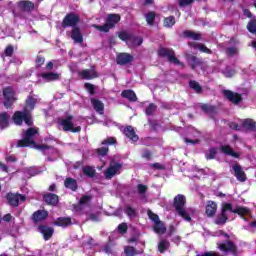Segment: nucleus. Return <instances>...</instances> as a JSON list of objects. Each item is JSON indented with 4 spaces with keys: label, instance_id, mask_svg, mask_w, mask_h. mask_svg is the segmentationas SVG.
I'll return each instance as SVG.
<instances>
[{
    "label": "nucleus",
    "instance_id": "obj_1",
    "mask_svg": "<svg viewBox=\"0 0 256 256\" xmlns=\"http://www.w3.org/2000/svg\"><path fill=\"white\" fill-rule=\"evenodd\" d=\"M38 102L39 97L35 95L28 96L24 111H17L14 113L13 121L15 125H22L23 121L26 123V125H33V119L31 118V114L29 112L35 109V105H37Z\"/></svg>",
    "mask_w": 256,
    "mask_h": 256
},
{
    "label": "nucleus",
    "instance_id": "obj_2",
    "mask_svg": "<svg viewBox=\"0 0 256 256\" xmlns=\"http://www.w3.org/2000/svg\"><path fill=\"white\" fill-rule=\"evenodd\" d=\"M237 213L238 215H249L251 211L246 207H237L233 209V206L230 203H224L222 205V212L217 216L215 223L216 225H225L228 219H233L232 215Z\"/></svg>",
    "mask_w": 256,
    "mask_h": 256
},
{
    "label": "nucleus",
    "instance_id": "obj_3",
    "mask_svg": "<svg viewBox=\"0 0 256 256\" xmlns=\"http://www.w3.org/2000/svg\"><path fill=\"white\" fill-rule=\"evenodd\" d=\"M38 134L39 129L29 128L25 132L24 138L18 141L17 147H32L33 149H39L40 151H43L45 146H37V144H35V137H37Z\"/></svg>",
    "mask_w": 256,
    "mask_h": 256
},
{
    "label": "nucleus",
    "instance_id": "obj_4",
    "mask_svg": "<svg viewBox=\"0 0 256 256\" xmlns=\"http://www.w3.org/2000/svg\"><path fill=\"white\" fill-rule=\"evenodd\" d=\"M174 207L180 217L184 221H191V217L195 215V210L192 208L185 209V196L178 195L174 198Z\"/></svg>",
    "mask_w": 256,
    "mask_h": 256
},
{
    "label": "nucleus",
    "instance_id": "obj_5",
    "mask_svg": "<svg viewBox=\"0 0 256 256\" xmlns=\"http://www.w3.org/2000/svg\"><path fill=\"white\" fill-rule=\"evenodd\" d=\"M119 39H121V41H125L130 48L139 47V45H142L143 43V38L135 37L126 31L119 33Z\"/></svg>",
    "mask_w": 256,
    "mask_h": 256
},
{
    "label": "nucleus",
    "instance_id": "obj_6",
    "mask_svg": "<svg viewBox=\"0 0 256 256\" xmlns=\"http://www.w3.org/2000/svg\"><path fill=\"white\" fill-rule=\"evenodd\" d=\"M121 21V16L118 14H110L108 15L107 22L104 26L94 25L98 31H103L104 33H109L110 29H113L117 23Z\"/></svg>",
    "mask_w": 256,
    "mask_h": 256
},
{
    "label": "nucleus",
    "instance_id": "obj_7",
    "mask_svg": "<svg viewBox=\"0 0 256 256\" xmlns=\"http://www.w3.org/2000/svg\"><path fill=\"white\" fill-rule=\"evenodd\" d=\"M148 217L153 222L154 233H157V235L165 234L167 228L165 227V224H163V222L159 220V216L151 211H148Z\"/></svg>",
    "mask_w": 256,
    "mask_h": 256
},
{
    "label": "nucleus",
    "instance_id": "obj_8",
    "mask_svg": "<svg viewBox=\"0 0 256 256\" xmlns=\"http://www.w3.org/2000/svg\"><path fill=\"white\" fill-rule=\"evenodd\" d=\"M58 123L63 131H71L72 133H79L81 131V126H75V121L71 116L66 119H60Z\"/></svg>",
    "mask_w": 256,
    "mask_h": 256
},
{
    "label": "nucleus",
    "instance_id": "obj_9",
    "mask_svg": "<svg viewBox=\"0 0 256 256\" xmlns=\"http://www.w3.org/2000/svg\"><path fill=\"white\" fill-rule=\"evenodd\" d=\"M3 96L5 99V107H11V105H13L15 101H17V97H15V91H13V88L11 87H7L4 89Z\"/></svg>",
    "mask_w": 256,
    "mask_h": 256
},
{
    "label": "nucleus",
    "instance_id": "obj_10",
    "mask_svg": "<svg viewBox=\"0 0 256 256\" xmlns=\"http://www.w3.org/2000/svg\"><path fill=\"white\" fill-rule=\"evenodd\" d=\"M158 55H160V57H167L168 61H170V63H174V65H179V60L175 58V52L173 50L160 48Z\"/></svg>",
    "mask_w": 256,
    "mask_h": 256
},
{
    "label": "nucleus",
    "instance_id": "obj_11",
    "mask_svg": "<svg viewBox=\"0 0 256 256\" xmlns=\"http://www.w3.org/2000/svg\"><path fill=\"white\" fill-rule=\"evenodd\" d=\"M121 171V164L112 161L110 167L105 171L104 175L106 179H112L114 175H117Z\"/></svg>",
    "mask_w": 256,
    "mask_h": 256
},
{
    "label": "nucleus",
    "instance_id": "obj_12",
    "mask_svg": "<svg viewBox=\"0 0 256 256\" xmlns=\"http://www.w3.org/2000/svg\"><path fill=\"white\" fill-rule=\"evenodd\" d=\"M232 170L234 171V175L238 181H241L242 183H244V181H247V175H245L243 168H241L239 164H234L232 166Z\"/></svg>",
    "mask_w": 256,
    "mask_h": 256
},
{
    "label": "nucleus",
    "instance_id": "obj_13",
    "mask_svg": "<svg viewBox=\"0 0 256 256\" xmlns=\"http://www.w3.org/2000/svg\"><path fill=\"white\" fill-rule=\"evenodd\" d=\"M7 199L10 203V205H13L14 207H17L20 203H23L25 201V196L21 194H8Z\"/></svg>",
    "mask_w": 256,
    "mask_h": 256
},
{
    "label": "nucleus",
    "instance_id": "obj_14",
    "mask_svg": "<svg viewBox=\"0 0 256 256\" xmlns=\"http://www.w3.org/2000/svg\"><path fill=\"white\" fill-rule=\"evenodd\" d=\"M133 61V56L128 53H120L117 55L116 63L118 65H127Z\"/></svg>",
    "mask_w": 256,
    "mask_h": 256
},
{
    "label": "nucleus",
    "instance_id": "obj_15",
    "mask_svg": "<svg viewBox=\"0 0 256 256\" xmlns=\"http://www.w3.org/2000/svg\"><path fill=\"white\" fill-rule=\"evenodd\" d=\"M79 22V16L75 14H69L64 18L63 27H75Z\"/></svg>",
    "mask_w": 256,
    "mask_h": 256
},
{
    "label": "nucleus",
    "instance_id": "obj_16",
    "mask_svg": "<svg viewBox=\"0 0 256 256\" xmlns=\"http://www.w3.org/2000/svg\"><path fill=\"white\" fill-rule=\"evenodd\" d=\"M223 95L224 97H226V99H229V101H231V103H234L235 105H237L238 103H241V95L237 93H234L229 90H224Z\"/></svg>",
    "mask_w": 256,
    "mask_h": 256
},
{
    "label": "nucleus",
    "instance_id": "obj_17",
    "mask_svg": "<svg viewBox=\"0 0 256 256\" xmlns=\"http://www.w3.org/2000/svg\"><path fill=\"white\" fill-rule=\"evenodd\" d=\"M124 134L133 143H136V141H139V136H137V134H135V129L133 128V126H127L124 129Z\"/></svg>",
    "mask_w": 256,
    "mask_h": 256
},
{
    "label": "nucleus",
    "instance_id": "obj_18",
    "mask_svg": "<svg viewBox=\"0 0 256 256\" xmlns=\"http://www.w3.org/2000/svg\"><path fill=\"white\" fill-rule=\"evenodd\" d=\"M218 249L223 251V253H235V244L232 242H225L218 244Z\"/></svg>",
    "mask_w": 256,
    "mask_h": 256
},
{
    "label": "nucleus",
    "instance_id": "obj_19",
    "mask_svg": "<svg viewBox=\"0 0 256 256\" xmlns=\"http://www.w3.org/2000/svg\"><path fill=\"white\" fill-rule=\"evenodd\" d=\"M38 229H39V232L43 234L45 241H49V239L53 237V233H55L53 228L48 226H40Z\"/></svg>",
    "mask_w": 256,
    "mask_h": 256
},
{
    "label": "nucleus",
    "instance_id": "obj_20",
    "mask_svg": "<svg viewBox=\"0 0 256 256\" xmlns=\"http://www.w3.org/2000/svg\"><path fill=\"white\" fill-rule=\"evenodd\" d=\"M91 103H92V107H94V111L96 113H99V115H103V111L105 109V105L103 104V102L97 99H92Z\"/></svg>",
    "mask_w": 256,
    "mask_h": 256
},
{
    "label": "nucleus",
    "instance_id": "obj_21",
    "mask_svg": "<svg viewBox=\"0 0 256 256\" xmlns=\"http://www.w3.org/2000/svg\"><path fill=\"white\" fill-rule=\"evenodd\" d=\"M18 7L21 11H33V9H35V4L30 1L23 0L18 3Z\"/></svg>",
    "mask_w": 256,
    "mask_h": 256
},
{
    "label": "nucleus",
    "instance_id": "obj_22",
    "mask_svg": "<svg viewBox=\"0 0 256 256\" xmlns=\"http://www.w3.org/2000/svg\"><path fill=\"white\" fill-rule=\"evenodd\" d=\"M215 213H217V203L209 201L206 206V215H208V217H213Z\"/></svg>",
    "mask_w": 256,
    "mask_h": 256
},
{
    "label": "nucleus",
    "instance_id": "obj_23",
    "mask_svg": "<svg viewBox=\"0 0 256 256\" xmlns=\"http://www.w3.org/2000/svg\"><path fill=\"white\" fill-rule=\"evenodd\" d=\"M41 77L46 83H49V81H59L61 75L57 73H44Z\"/></svg>",
    "mask_w": 256,
    "mask_h": 256
},
{
    "label": "nucleus",
    "instance_id": "obj_24",
    "mask_svg": "<svg viewBox=\"0 0 256 256\" xmlns=\"http://www.w3.org/2000/svg\"><path fill=\"white\" fill-rule=\"evenodd\" d=\"M49 213L46 210H38L34 212L33 219L37 223L39 221H43V219H47Z\"/></svg>",
    "mask_w": 256,
    "mask_h": 256
},
{
    "label": "nucleus",
    "instance_id": "obj_25",
    "mask_svg": "<svg viewBox=\"0 0 256 256\" xmlns=\"http://www.w3.org/2000/svg\"><path fill=\"white\" fill-rule=\"evenodd\" d=\"M71 39H73L74 43H83V35H81L79 28L72 30Z\"/></svg>",
    "mask_w": 256,
    "mask_h": 256
},
{
    "label": "nucleus",
    "instance_id": "obj_26",
    "mask_svg": "<svg viewBox=\"0 0 256 256\" xmlns=\"http://www.w3.org/2000/svg\"><path fill=\"white\" fill-rule=\"evenodd\" d=\"M44 200L48 205H57L59 203V197L55 194H46Z\"/></svg>",
    "mask_w": 256,
    "mask_h": 256
},
{
    "label": "nucleus",
    "instance_id": "obj_27",
    "mask_svg": "<svg viewBox=\"0 0 256 256\" xmlns=\"http://www.w3.org/2000/svg\"><path fill=\"white\" fill-rule=\"evenodd\" d=\"M80 77L82 79H95L97 77V72L95 70H83L80 72Z\"/></svg>",
    "mask_w": 256,
    "mask_h": 256
},
{
    "label": "nucleus",
    "instance_id": "obj_28",
    "mask_svg": "<svg viewBox=\"0 0 256 256\" xmlns=\"http://www.w3.org/2000/svg\"><path fill=\"white\" fill-rule=\"evenodd\" d=\"M54 225H57L58 227H69V225H71V218L60 217L55 220Z\"/></svg>",
    "mask_w": 256,
    "mask_h": 256
},
{
    "label": "nucleus",
    "instance_id": "obj_29",
    "mask_svg": "<svg viewBox=\"0 0 256 256\" xmlns=\"http://www.w3.org/2000/svg\"><path fill=\"white\" fill-rule=\"evenodd\" d=\"M10 116L7 113L0 114V128L5 129L9 127Z\"/></svg>",
    "mask_w": 256,
    "mask_h": 256
},
{
    "label": "nucleus",
    "instance_id": "obj_30",
    "mask_svg": "<svg viewBox=\"0 0 256 256\" xmlns=\"http://www.w3.org/2000/svg\"><path fill=\"white\" fill-rule=\"evenodd\" d=\"M89 203H91V196H87V195L83 196L79 201L78 207L75 208L76 211L83 209V207H87Z\"/></svg>",
    "mask_w": 256,
    "mask_h": 256
},
{
    "label": "nucleus",
    "instance_id": "obj_31",
    "mask_svg": "<svg viewBox=\"0 0 256 256\" xmlns=\"http://www.w3.org/2000/svg\"><path fill=\"white\" fill-rule=\"evenodd\" d=\"M222 153L225 155H230V157H235L236 159L239 157V153L234 152L233 148H230L229 146L225 145L221 147Z\"/></svg>",
    "mask_w": 256,
    "mask_h": 256
},
{
    "label": "nucleus",
    "instance_id": "obj_32",
    "mask_svg": "<svg viewBox=\"0 0 256 256\" xmlns=\"http://www.w3.org/2000/svg\"><path fill=\"white\" fill-rule=\"evenodd\" d=\"M122 97L128 99L129 101H137V95L132 90H125L122 92Z\"/></svg>",
    "mask_w": 256,
    "mask_h": 256
},
{
    "label": "nucleus",
    "instance_id": "obj_33",
    "mask_svg": "<svg viewBox=\"0 0 256 256\" xmlns=\"http://www.w3.org/2000/svg\"><path fill=\"white\" fill-rule=\"evenodd\" d=\"M64 185L67 189H71L72 191H75V189H77V181H75V179L73 178H67Z\"/></svg>",
    "mask_w": 256,
    "mask_h": 256
},
{
    "label": "nucleus",
    "instance_id": "obj_34",
    "mask_svg": "<svg viewBox=\"0 0 256 256\" xmlns=\"http://www.w3.org/2000/svg\"><path fill=\"white\" fill-rule=\"evenodd\" d=\"M169 249V242L167 240H160L158 243V250L160 253H165Z\"/></svg>",
    "mask_w": 256,
    "mask_h": 256
},
{
    "label": "nucleus",
    "instance_id": "obj_35",
    "mask_svg": "<svg viewBox=\"0 0 256 256\" xmlns=\"http://www.w3.org/2000/svg\"><path fill=\"white\" fill-rule=\"evenodd\" d=\"M192 46L194 47V49H198L199 51H201V53H211V50L203 44L193 43Z\"/></svg>",
    "mask_w": 256,
    "mask_h": 256
},
{
    "label": "nucleus",
    "instance_id": "obj_36",
    "mask_svg": "<svg viewBox=\"0 0 256 256\" xmlns=\"http://www.w3.org/2000/svg\"><path fill=\"white\" fill-rule=\"evenodd\" d=\"M184 35L190 39H194V41H199V39H201V34L195 33L193 31H185Z\"/></svg>",
    "mask_w": 256,
    "mask_h": 256
},
{
    "label": "nucleus",
    "instance_id": "obj_37",
    "mask_svg": "<svg viewBox=\"0 0 256 256\" xmlns=\"http://www.w3.org/2000/svg\"><path fill=\"white\" fill-rule=\"evenodd\" d=\"M84 175H87L88 177H93L95 175V168L91 166H85L83 168Z\"/></svg>",
    "mask_w": 256,
    "mask_h": 256
},
{
    "label": "nucleus",
    "instance_id": "obj_38",
    "mask_svg": "<svg viewBox=\"0 0 256 256\" xmlns=\"http://www.w3.org/2000/svg\"><path fill=\"white\" fill-rule=\"evenodd\" d=\"M175 25V17L169 16L164 19V27H173Z\"/></svg>",
    "mask_w": 256,
    "mask_h": 256
},
{
    "label": "nucleus",
    "instance_id": "obj_39",
    "mask_svg": "<svg viewBox=\"0 0 256 256\" xmlns=\"http://www.w3.org/2000/svg\"><path fill=\"white\" fill-rule=\"evenodd\" d=\"M243 127L246 129H253L255 127V122L252 119H246L243 122Z\"/></svg>",
    "mask_w": 256,
    "mask_h": 256
},
{
    "label": "nucleus",
    "instance_id": "obj_40",
    "mask_svg": "<svg viewBox=\"0 0 256 256\" xmlns=\"http://www.w3.org/2000/svg\"><path fill=\"white\" fill-rule=\"evenodd\" d=\"M247 29L250 33H256V20H251L247 25Z\"/></svg>",
    "mask_w": 256,
    "mask_h": 256
},
{
    "label": "nucleus",
    "instance_id": "obj_41",
    "mask_svg": "<svg viewBox=\"0 0 256 256\" xmlns=\"http://www.w3.org/2000/svg\"><path fill=\"white\" fill-rule=\"evenodd\" d=\"M146 21L148 25H153V21H155V12H149L146 14Z\"/></svg>",
    "mask_w": 256,
    "mask_h": 256
},
{
    "label": "nucleus",
    "instance_id": "obj_42",
    "mask_svg": "<svg viewBox=\"0 0 256 256\" xmlns=\"http://www.w3.org/2000/svg\"><path fill=\"white\" fill-rule=\"evenodd\" d=\"M191 89H194L196 93H201V85H199L196 81H190Z\"/></svg>",
    "mask_w": 256,
    "mask_h": 256
},
{
    "label": "nucleus",
    "instance_id": "obj_43",
    "mask_svg": "<svg viewBox=\"0 0 256 256\" xmlns=\"http://www.w3.org/2000/svg\"><path fill=\"white\" fill-rule=\"evenodd\" d=\"M215 155H217V150H215V148H212L206 153V158L215 159Z\"/></svg>",
    "mask_w": 256,
    "mask_h": 256
},
{
    "label": "nucleus",
    "instance_id": "obj_44",
    "mask_svg": "<svg viewBox=\"0 0 256 256\" xmlns=\"http://www.w3.org/2000/svg\"><path fill=\"white\" fill-rule=\"evenodd\" d=\"M124 253L126 256H134L135 255V249L133 247H125Z\"/></svg>",
    "mask_w": 256,
    "mask_h": 256
},
{
    "label": "nucleus",
    "instance_id": "obj_45",
    "mask_svg": "<svg viewBox=\"0 0 256 256\" xmlns=\"http://www.w3.org/2000/svg\"><path fill=\"white\" fill-rule=\"evenodd\" d=\"M226 77H233L235 75L236 71L232 68H226V70L223 72Z\"/></svg>",
    "mask_w": 256,
    "mask_h": 256
},
{
    "label": "nucleus",
    "instance_id": "obj_46",
    "mask_svg": "<svg viewBox=\"0 0 256 256\" xmlns=\"http://www.w3.org/2000/svg\"><path fill=\"white\" fill-rule=\"evenodd\" d=\"M226 53L230 56L237 55V53H239V50L237 49V47H231L226 50Z\"/></svg>",
    "mask_w": 256,
    "mask_h": 256
},
{
    "label": "nucleus",
    "instance_id": "obj_47",
    "mask_svg": "<svg viewBox=\"0 0 256 256\" xmlns=\"http://www.w3.org/2000/svg\"><path fill=\"white\" fill-rule=\"evenodd\" d=\"M155 109V104H150L146 109V115H153Z\"/></svg>",
    "mask_w": 256,
    "mask_h": 256
},
{
    "label": "nucleus",
    "instance_id": "obj_48",
    "mask_svg": "<svg viewBox=\"0 0 256 256\" xmlns=\"http://www.w3.org/2000/svg\"><path fill=\"white\" fill-rule=\"evenodd\" d=\"M115 143V138H107L103 140L102 145H113Z\"/></svg>",
    "mask_w": 256,
    "mask_h": 256
},
{
    "label": "nucleus",
    "instance_id": "obj_49",
    "mask_svg": "<svg viewBox=\"0 0 256 256\" xmlns=\"http://www.w3.org/2000/svg\"><path fill=\"white\" fill-rule=\"evenodd\" d=\"M108 151H109V148L103 147V148H99V149L97 150V153H98V155H100V156L103 157V155H107V152H108Z\"/></svg>",
    "mask_w": 256,
    "mask_h": 256
},
{
    "label": "nucleus",
    "instance_id": "obj_50",
    "mask_svg": "<svg viewBox=\"0 0 256 256\" xmlns=\"http://www.w3.org/2000/svg\"><path fill=\"white\" fill-rule=\"evenodd\" d=\"M85 89H87V91L93 95L94 91H95V86H93L92 84L86 83L85 84Z\"/></svg>",
    "mask_w": 256,
    "mask_h": 256
},
{
    "label": "nucleus",
    "instance_id": "obj_51",
    "mask_svg": "<svg viewBox=\"0 0 256 256\" xmlns=\"http://www.w3.org/2000/svg\"><path fill=\"white\" fill-rule=\"evenodd\" d=\"M118 231L119 233H125V231H127V224L126 223H122L118 226Z\"/></svg>",
    "mask_w": 256,
    "mask_h": 256
},
{
    "label": "nucleus",
    "instance_id": "obj_52",
    "mask_svg": "<svg viewBox=\"0 0 256 256\" xmlns=\"http://www.w3.org/2000/svg\"><path fill=\"white\" fill-rule=\"evenodd\" d=\"M126 214L128 215V217H135V210H133V208L131 207H127Z\"/></svg>",
    "mask_w": 256,
    "mask_h": 256
},
{
    "label": "nucleus",
    "instance_id": "obj_53",
    "mask_svg": "<svg viewBox=\"0 0 256 256\" xmlns=\"http://www.w3.org/2000/svg\"><path fill=\"white\" fill-rule=\"evenodd\" d=\"M5 55L7 57H11V55H13V46H8L6 49H5Z\"/></svg>",
    "mask_w": 256,
    "mask_h": 256
},
{
    "label": "nucleus",
    "instance_id": "obj_54",
    "mask_svg": "<svg viewBox=\"0 0 256 256\" xmlns=\"http://www.w3.org/2000/svg\"><path fill=\"white\" fill-rule=\"evenodd\" d=\"M193 0H180V7H187V5H191Z\"/></svg>",
    "mask_w": 256,
    "mask_h": 256
},
{
    "label": "nucleus",
    "instance_id": "obj_55",
    "mask_svg": "<svg viewBox=\"0 0 256 256\" xmlns=\"http://www.w3.org/2000/svg\"><path fill=\"white\" fill-rule=\"evenodd\" d=\"M6 161L8 163H15L17 161V158L15 157V155H9V156H6Z\"/></svg>",
    "mask_w": 256,
    "mask_h": 256
},
{
    "label": "nucleus",
    "instance_id": "obj_56",
    "mask_svg": "<svg viewBox=\"0 0 256 256\" xmlns=\"http://www.w3.org/2000/svg\"><path fill=\"white\" fill-rule=\"evenodd\" d=\"M43 63H45V58H43V57H37V59H36V65H37V67H41V65H43Z\"/></svg>",
    "mask_w": 256,
    "mask_h": 256
},
{
    "label": "nucleus",
    "instance_id": "obj_57",
    "mask_svg": "<svg viewBox=\"0 0 256 256\" xmlns=\"http://www.w3.org/2000/svg\"><path fill=\"white\" fill-rule=\"evenodd\" d=\"M202 109L203 111H205L206 113H209L210 111H213V106H209L207 104L202 105Z\"/></svg>",
    "mask_w": 256,
    "mask_h": 256
},
{
    "label": "nucleus",
    "instance_id": "obj_58",
    "mask_svg": "<svg viewBox=\"0 0 256 256\" xmlns=\"http://www.w3.org/2000/svg\"><path fill=\"white\" fill-rule=\"evenodd\" d=\"M145 191H147V186L138 185V192L140 193V195H143V193H145Z\"/></svg>",
    "mask_w": 256,
    "mask_h": 256
},
{
    "label": "nucleus",
    "instance_id": "obj_59",
    "mask_svg": "<svg viewBox=\"0 0 256 256\" xmlns=\"http://www.w3.org/2000/svg\"><path fill=\"white\" fill-rule=\"evenodd\" d=\"M0 171H3L4 173H7V166L0 162Z\"/></svg>",
    "mask_w": 256,
    "mask_h": 256
},
{
    "label": "nucleus",
    "instance_id": "obj_60",
    "mask_svg": "<svg viewBox=\"0 0 256 256\" xmlns=\"http://www.w3.org/2000/svg\"><path fill=\"white\" fill-rule=\"evenodd\" d=\"M197 63V65H199V61H197V58H192V63H191V65H192V69H195V67H196V64Z\"/></svg>",
    "mask_w": 256,
    "mask_h": 256
},
{
    "label": "nucleus",
    "instance_id": "obj_61",
    "mask_svg": "<svg viewBox=\"0 0 256 256\" xmlns=\"http://www.w3.org/2000/svg\"><path fill=\"white\" fill-rule=\"evenodd\" d=\"M11 219H13V216H11V214H6V215L3 217V220H4V221H11Z\"/></svg>",
    "mask_w": 256,
    "mask_h": 256
},
{
    "label": "nucleus",
    "instance_id": "obj_62",
    "mask_svg": "<svg viewBox=\"0 0 256 256\" xmlns=\"http://www.w3.org/2000/svg\"><path fill=\"white\" fill-rule=\"evenodd\" d=\"M186 143H192L193 145H195V143H199V139H194V140L186 139Z\"/></svg>",
    "mask_w": 256,
    "mask_h": 256
},
{
    "label": "nucleus",
    "instance_id": "obj_63",
    "mask_svg": "<svg viewBox=\"0 0 256 256\" xmlns=\"http://www.w3.org/2000/svg\"><path fill=\"white\" fill-rule=\"evenodd\" d=\"M143 157H144L145 159H149V157H151V152L145 151V152L143 153Z\"/></svg>",
    "mask_w": 256,
    "mask_h": 256
},
{
    "label": "nucleus",
    "instance_id": "obj_64",
    "mask_svg": "<svg viewBox=\"0 0 256 256\" xmlns=\"http://www.w3.org/2000/svg\"><path fill=\"white\" fill-rule=\"evenodd\" d=\"M244 15H246V17H251V12L249 10L245 9Z\"/></svg>",
    "mask_w": 256,
    "mask_h": 256
}]
</instances>
